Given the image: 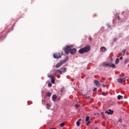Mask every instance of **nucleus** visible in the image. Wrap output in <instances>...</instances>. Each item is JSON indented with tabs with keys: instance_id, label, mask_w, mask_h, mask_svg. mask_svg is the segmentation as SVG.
Masks as SVG:
<instances>
[{
	"instance_id": "412c9836",
	"label": "nucleus",
	"mask_w": 129,
	"mask_h": 129,
	"mask_svg": "<svg viewBox=\"0 0 129 129\" xmlns=\"http://www.w3.org/2000/svg\"><path fill=\"white\" fill-rule=\"evenodd\" d=\"M89 116H87L86 118V121H89Z\"/></svg>"
},
{
	"instance_id": "5701e85b",
	"label": "nucleus",
	"mask_w": 129,
	"mask_h": 129,
	"mask_svg": "<svg viewBox=\"0 0 129 129\" xmlns=\"http://www.w3.org/2000/svg\"><path fill=\"white\" fill-rule=\"evenodd\" d=\"M48 86H49V87H52V84L51 83H49L48 84Z\"/></svg>"
},
{
	"instance_id": "dca6fc26",
	"label": "nucleus",
	"mask_w": 129,
	"mask_h": 129,
	"mask_svg": "<svg viewBox=\"0 0 129 129\" xmlns=\"http://www.w3.org/2000/svg\"><path fill=\"white\" fill-rule=\"evenodd\" d=\"M50 107H51V104H50L49 103L46 104V108H47V109H49Z\"/></svg>"
},
{
	"instance_id": "423d86ee",
	"label": "nucleus",
	"mask_w": 129,
	"mask_h": 129,
	"mask_svg": "<svg viewBox=\"0 0 129 129\" xmlns=\"http://www.w3.org/2000/svg\"><path fill=\"white\" fill-rule=\"evenodd\" d=\"M53 57L55 58H61V54L60 53H56L53 54Z\"/></svg>"
},
{
	"instance_id": "ea45409f",
	"label": "nucleus",
	"mask_w": 129,
	"mask_h": 129,
	"mask_svg": "<svg viewBox=\"0 0 129 129\" xmlns=\"http://www.w3.org/2000/svg\"><path fill=\"white\" fill-rule=\"evenodd\" d=\"M94 115H96V113H95V114H94Z\"/></svg>"
},
{
	"instance_id": "1a4fd4ad",
	"label": "nucleus",
	"mask_w": 129,
	"mask_h": 129,
	"mask_svg": "<svg viewBox=\"0 0 129 129\" xmlns=\"http://www.w3.org/2000/svg\"><path fill=\"white\" fill-rule=\"evenodd\" d=\"M106 113H107V114L110 115V114H112V113H113V111L112 110H111V109H109L108 110H106L105 111Z\"/></svg>"
},
{
	"instance_id": "2f4dec72",
	"label": "nucleus",
	"mask_w": 129,
	"mask_h": 129,
	"mask_svg": "<svg viewBox=\"0 0 129 129\" xmlns=\"http://www.w3.org/2000/svg\"><path fill=\"white\" fill-rule=\"evenodd\" d=\"M117 40V38H114V42H116Z\"/></svg>"
},
{
	"instance_id": "7c9ffc66",
	"label": "nucleus",
	"mask_w": 129,
	"mask_h": 129,
	"mask_svg": "<svg viewBox=\"0 0 129 129\" xmlns=\"http://www.w3.org/2000/svg\"><path fill=\"white\" fill-rule=\"evenodd\" d=\"M119 122H122V120L121 119H120L119 120H118Z\"/></svg>"
},
{
	"instance_id": "20e7f679",
	"label": "nucleus",
	"mask_w": 129,
	"mask_h": 129,
	"mask_svg": "<svg viewBox=\"0 0 129 129\" xmlns=\"http://www.w3.org/2000/svg\"><path fill=\"white\" fill-rule=\"evenodd\" d=\"M125 79H126V77H123V78H120L117 80V82L119 83H122V82H125Z\"/></svg>"
},
{
	"instance_id": "c9c22d12",
	"label": "nucleus",
	"mask_w": 129,
	"mask_h": 129,
	"mask_svg": "<svg viewBox=\"0 0 129 129\" xmlns=\"http://www.w3.org/2000/svg\"><path fill=\"white\" fill-rule=\"evenodd\" d=\"M120 60H122V56H121V57H120Z\"/></svg>"
},
{
	"instance_id": "bb28decb",
	"label": "nucleus",
	"mask_w": 129,
	"mask_h": 129,
	"mask_svg": "<svg viewBox=\"0 0 129 129\" xmlns=\"http://www.w3.org/2000/svg\"><path fill=\"white\" fill-rule=\"evenodd\" d=\"M93 91H97V89L96 88H94V90H93Z\"/></svg>"
},
{
	"instance_id": "c756f323",
	"label": "nucleus",
	"mask_w": 129,
	"mask_h": 129,
	"mask_svg": "<svg viewBox=\"0 0 129 129\" xmlns=\"http://www.w3.org/2000/svg\"><path fill=\"white\" fill-rule=\"evenodd\" d=\"M101 115H102V116H104V112H102L101 113Z\"/></svg>"
},
{
	"instance_id": "6ab92c4d",
	"label": "nucleus",
	"mask_w": 129,
	"mask_h": 129,
	"mask_svg": "<svg viewBox=\"0 0 129 129\" xmlns=\"http://www.w3.org/2000/svg\"><path fill=\"white\" fill-rule=\"evenodd\" d=\"M65 125V123L64 122L61 123L60 124V126H61V127H63V126H64Z\"/></svg>"
},
{
	"instance_id": "ddd939ff",
	"label": "nucleus",
	"mask_w": 129,
	"mask_h": 129,
	"mask_svg": "<svg viewBox=\"0 0 129 129\" xmlns=\"http://www.w3.org/2000/svg\"><path fill=\"white\" fill-rule=\"evenodd\" d=\"M80 121H81V119H79L78 121H77L76 123H77V126H79L80 125V123H81Z\"/></svg>"
},
{
	"instance_id": "393cba45",
	"label": "nucleus",
	"mask_w": 129,
	"mask_h": 129,
	"mask_svg": "<svg viewBox=\"0 0 129 129\" xmlns=\"http://www.w3.org/2000/svg\"><path fill=\"white\" fill-rule=\"evenodd\" d=\"M111 67L112 68H115V65L114 64H112Z\"/></svg>"
},
{
	"instance_id": "9b49d317",
	"label": "nucleus",
	"mask_w": 129,
	"mask_h": 129,
	"mask_svg": "<svg viewBox=\"0 0 129 129\" xmlns=\"http://www.w3.org/2000/svg\"><path fill=\"white\" fill-rule=\"evenodd\" d=\"M100 49L102 50V52H105L106 51V48L104 46L101 47Z\"/></svg>"
},
{
	"instance_id": "a19ab883",
	"label": "nucleus",
	"mask_w": 129,
	"mask_h": 129,
	"mask_svg": "<svg viewBox=\"0 0 129 129\" xmlns=\"http://www.w3.org/2000/svg\"><path fill=\"white\" fill-rule=\"evenodd\" d=\"M64 70H66V69H64Z\"/></svg>"
},
{
	"instance_id": "e433bc0d",
	"label": "nucleus",
	"mask_w": 129,
	"mask_h": 129,
	"mask_svg": "<svg viewBox=\"0 0 129 129\" xmlns=\"http://www.w3.org/2000/svg\"><path fill=\"white\" fill-rule=\"evenodd\" d=\"M102 86H103V87H105V85L103 84V85H102Z\"/></svg>"
},
{
	"instance_id": "72a5a7b5",
	"label": "nucleus",
	"mask_w": 129,
	"mask_h": 129,
	"mask_svg": "<svg viewBox=\"0 0 129 129\" xmlns=\"http://www.w3.org/2000/svg\"><path fill=\"white\" fill-rule=\"evenodd\" d=\"M89 40L90 41H92V38H91V37H89Z\"/></svg>"
},
{
	"instance_id": "39448f33",
	"label": "nucleus",
	"mask_w": 129,
	"mask_h": 129,
	"mask_svg": "<svg viewBox=\"0 0 129 129\" xmlns=\"http://www.w3.org/2000/svg\"><path fill=\"white\" fill-rule=\"evenodd\" d=\"M76 51H77V50L76 49V48H73L72 49V48H71V50L70 51V53L72 54V55H74V54H75V53H76Z\"/></svg>"
},
{
	"instance_id": "c85d7f7f",
	"label": "nucleus",
	"mask_w": 129,
	"mask_h": 129,
	"mask_svg": "<svg viewBox=\"0 0 129 129\" xmlns=\"http://www.w3.org/2000/svg\"><path fill=\"white\" fill-rule=\"evenodd\" d=\"M86 99H90V96H87L86 97Z\"/></svg>"
},
{
	"instance_id": "a211bd4d",
	"label": "nucleus",
	"mask_w": 129,
	"mask_h": 129,
	"mask_svg": "<svg viewBox=\"0 0 129 129\" xmlns=\"http://www.w3.org/2000/svg\"><path fill=\"white\" fill-rule=\"evenodd\" d=\"M119 62V59L116 58L115 61V64H118Z\"/></svg>"
},
{
	"instance_id": "f3484780",
	"label": "nucleus",
	"mask_w": 129,
	"mask_h": 129,
	"mask_svg": "<svg viewBox=\"0 0 129 129\" xmlns=\"http://www.w3.org/2000/svg\"><path fill=\"white\" fill-rule=\"evenodd\" d=\"M46 95L48 97H51V92H48L46 93Z\"/></svg>"
},
{
	"instance_id": "cd10ccee",
	"label": "nucleus",
	"mask_w": 129,
	"mask_h": 129,
	"mask_svg": "<svg viewBox=\"0 0 129 129\" xmlns=\"http://www.w3.org/2000/svg\"><path fill=\"white\" fill-rule=\"evenodd\" d=\"M79 106H80V104H77L76 105V107H79Z\"/></svg>"
},
{
	"instance_id": "4be33fe9",
	"label": "nucleus",
	"mask_w": 129,
	"mask_h": 129,
	"mask_svg": "<svg viewBox=\"0 0 129 129\" xmlns=\"http://www.w3.org/2000/svg\"><path fill=\"white\" fill-rule=\"evenodd\" d=\"M60 92H61V93H63V92H64V88H62L61 89V90H60Z\"/></svg>"
},
{
	"instance_id": "a878e982",
	"label": "nucleus",
	"mask_w": 129,
	"mask_h": 129,
	"mask_svg": "<svg viewBox=\"0 0 129 129\" xmlns=\"http://www.w3.org/2000/svg\"><path fill=\"white\" fill-rule=\"evenodd\" d=\"M48 77H49V78H52V76H53V75H48Z\"/></svg>"
},
{
	"instance_id": "f257e3e1",
	"label": "nucleus",
	"mask_w": 129,
	"mask_h": 129,
	"mask_svg": "<svg viewBox=\"0 0 129 129\" xmlns=\"http://www.w3.org/2000/svg\"><path fill=\"white\" fill-rule=\"evenodd\" d=\"M89 51H90V46L88 45L79 49V53H80V54H83V53H87V52H89Z\"/></svg>"
},
{
	"instance_id": "6e6552de",
	"label": "nucleus",
	"mask_w": 129,
	"mask_h": 129,
	"mask_svg": "<svg viewBox=\"0 0 129 129\" xmlns=\"http://www.w3.org/2000/svg\"><path fill=\"white\" fill-rule=\"evenodd\" d=\"M52 100L53 101V102H56V101H57V95H53L52 96Z\"/></svg>"
},
{
	"instance_id": "f03ea898",
	"label": "nucleus",
	"mask_w": 129,
	"mask_h": 129,
	"mask_svg": "<svg viewBox=\"0 0 129 129\" xmlns=\"http://www.w3.org/2000/svg\"><path fill=\"white\" fill-rule=\"evenodd\" d=\"M69 59V57L67 56L65 59L61 61L59 63H57L55 66V68H59V67H61L63 64H65L67 61Z\"/></svg>"
},
{
	"instance_id": "aec40b11",
	"label": "nucleus",
	"mask_w": 129,
	"mask_h": 129,
	"mask_svg": "<svg viewBox=\"0 0 129 129\" xmlns=\"http://www.w3.org/2000/svg\"><path fill=\"white\" fill-rule=\"evenodd\" d=\"M122 53H123V56H124V54H125V52H126V50L124 49L122 51Z\"/></svg>"
},
{
	"instance_id": "58836bf2",
	"label": "nucleus",
	"mask_w": 129,
	"mask_h": 129,
	"mask_svg": "<svg viewBox=\"0 0 129 129\" xmlns=\"http://www.w3.org/2000/svg\"><path fill=\"white\" fill-rule=\"evenodd\" d=\"M95 129H98V128H97V127H96V128H95Z\"/></svg>"
},
{
	"instance_id": "f704fd0d",
	"label": "nucleus",
	"mask_w": 129,
	"mask_h": 129,
	"mask_svg": "<svg viewBox=\"0 0 129 129\" xmlns=\"http://www.w3.org/2000/svg\"><path fill=\"white\" fill-rule=\"evenodd\" d=\"M117 19H118V20H120V17L119 16H118Z\"/></svg>"
},
{
	"instance_id": "f8f14e48",
	"label": "nucleus",
	"mask_w": 129,
	"mask_h": 129,
	"mask_svg": "<svg viewBox=\"0 0 129 129\" xmlns=\"http://www.w3.org/2000/svg\"><path fill=\"white\" fill-rule=\"evenodd\" d=\"M51 82L53 84H54L55 83V77H51Z\"/></svg>"
},
{
	"instance_id": "0eeeda50",
	"label": "nucleus",
	"mask_w": 129,
	"mask_h": 129,
	"mask_svg": "<svg viewBox=\"0 0 129 129\" xmlns=\"http://www.w3.org/2000/svg\"><path fill=\"white\" fill-rule=\"evenodd\" d=\"M53 73H55V74H57V73H59V74H60V75H62V71H60L59 70H54L53 71Z\"/></svg>"
},
{
	"instance_id": "9d476101",
	"label": "nucleus",
	"mask_w": 129,
	"mask_h": 129,
	"mask_svg": "<svg viewBox=\"0 0 129 129\" xmlns=\"http://www.w3.org/2000/svg\"><path fill=\"white\" fill-rule=\"evenodd\" d=\"M94 83H95V85H96V86H98V87L100 86V83L99 82V81H98L97 80H95Z\"/></svg>"
},
{
	"instance_id": "4c0bfd02",
	"label": "nucleus",
	"mask_w": 129,
	"mask_h": 129,
	"mask_svg": "<svg viewBox=\"0 0 129 129\" xmlns=\"http://www.w3.org/2000/svg\"><path fill=\"white\" fill-rule=\"evenodd\" d=\"M127 60L126 59V60H125V62H127Z\"/></svg>"
},
{
	"instance_id": "4468645a",
	"label": "nucleus",
	"mask_w": 129,
	"mask_h": 129,
	"mask_svg": "<svg viewBox=\"0 0 129 129\" xmlns=\"http://www.w3.org/2000/svg\"><path fill=\"white\" fill-rule=\"evenodd\" d=\"M103 66H104V67H110V65H109V63H104Z\"/></svg>"
},
{
	"instance_id": "473e14b6",
	"label": "nucleus",
	"mask_w": 129,
	"mask_h": 129,
	"mask_svg": "<svg viewBox=\"0 0 129 129\" xmlns=\"http://www.w3.org/2000/svg\"><path fill=\"white\" fill-rule=\"evenodd\" d=\"M102 94V95L105 96V93L104 92H103Z\"/></svg>"
},
{
	"instance_id": "7ed1b4c3",
	"label": "nucleus",
	"mask_w": 129,
	"mask_h": 129,
	"mask_svg": "<svg viewBox=\"0 0 129 129\" xmlns=\"http://www.w3.org/2000/svg\"><path fill=\"white\" fill-rule=\"evenodd\" d=\"M71 48H73V45L67 46L66 47H63V50H64L67 55H68V54L70 53V50H71Z\"/></svg>"
},
{
	"instance_id": "2eb2a0df",
	"label": "nucleus",
	"mask_w": 129,
	"mask_h": 129,
	"mask_svg": "<svg viewBox=\"0 0 129 129\" xmlns=\"http://www.w3.org/2000/svg\"><path fill=\"white\" fill-rule=\"evenodd\" d=\"M117 98H118V100H120V99H122L123 97L121 95H118Z\"/></svg>"
},
{
	"instance_id": "b1692460",
	"label": "nucleus",
	"mask_w": 129,
	"mask_h": 129,
	"mask_svg": "<svg viewBox=\"0 0 129 129\" xmlns=\"http://www.w3.org/2000/svg\"><path fill=\"white\" fill-rule=\"evenodd\" d=\"M91 123V121H88V122H87V125H89V123Z\"/></svg>"
}]
</instances>
